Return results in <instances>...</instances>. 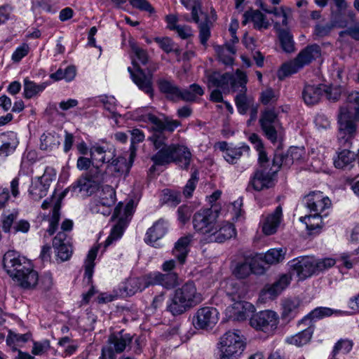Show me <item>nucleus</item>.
Instances as JSON below:
<instances>
[{
  "instance_id": "obj_1",
  "label": "nucleus",
  "mask_w": 359,
  "mask_h": 359,
  "mask_svg": "<svg viewBox=\"0 0 359 359\" xmlns=\"http://www.w3.org/2000/svg\"><path fill=\"white\" fill-rule=\"evenodd\" d=\"M148 140L152 142L154 149L158 150L151 158L154 163L151 170H154L156 165L163 166L171 163H175L182 170H189L192 154L187 146L175 143L166 144V137L163 132L154 133Z\"/></svg>"
},
{
  "instance_id": "obj_2",
  "label": "nucleus",
  "mask_w": 359,
  "mask_h": 359,
  "mask_svg": "<svg viewBox=\"0 0 359 359\" xmlns=\"http://www.w3.org/2000/svg\"><path fill=\"white\" fill-rule=\"evenodd\" d=\"M202 300V295L197 292L195 284L188 282L170 295L167 302V311L174 316H180L200 304Z\"/></svg>"
},
{
  "instance_id": "obj_3",
  "label": "nucleus",
  "mask_w": 359,
  "mask_h": 359,
  "mask_svg": "<svg viewBox=\"0 0 359 359\" xmlns=\"http://www.w3.org/2000/svg\"><path fill=\"white\" fill-rule=\"evenodd\" d=\"M245 347V339L239 330L228 331L220 338L219 359H238Z\"/></svg>"
},
{
  "instance_id": "obj_4",
  "label": "nucleus",
  "mask_w": 359,
  "mask_h": 359,
  "mask_svg": "<svg viewBox=\"0 0 359 359\" xmlns=\"http://www.w3.org/2000/svg\"><path fill=\"white\" fill-rule=\"evenodd\" d=\"M134 212V202L130 200L124 207L120 202L114 208L112 219H118L117 223L113 226L111 233L104 243V248L111 245L114 241L120 238L127 226L130 218Z\"/></svg>"
},
{
  "instance_id": "obj_5",
  "label": "nucleus",
  "mask_w": 359,
  "mask_h": 359,
  "mask_svg": "<svg viewBox=\"0 0 359 359\" xmlns=\"http://www.w3.org/2000/svg\"><path fill=\"white\" fill-rule=\"evenodd\" d=\"M219 212L211 208L201 209L193 216L194 229L198 233L203 235L208 241L212 231L216 228Z\"/></svg>"
},
{
  "instance_id": "obj_6",
  "label": "nucleus",
  "mask_w": 359,
  "mask_h": 359,
  "mask_svg": "<svg viewBox=\"0 0 359 359\" xmlns=\"http://www.w3.org/2000/svg\"><path fill=\"white\" fill-rule=\"evenodd\" d=\"M116 201V191L110 185H103L97 189L96 196L91 203L93 213L108 216L111 214Z\"/></svg>"
},
{
  "instance_id": "obj_7",
  "label": "nucleus",
  "mask_w": 359,
  "mask_h": 359,
  "mask_svg": "<svg viewBox=\"0 0 359 359\" xmlns=\"http://www.w3.org/2000/svg\"><path fill=\"white\" fill-rule=\"evenodd\" d=\"M243 77L248 78L245 72L237 69L234 74L215 72L208 76V79L210 85L220 88L224 93H229L233 91V86H238Z\"/></svg>"
},
{
  "instance_id": "obj_8",
  "label": "nucleus",
  "mask_w": 359,
  "mask_h": 359,
  "mask_svg": "<svg viewBox=\"0 0 359 359\" xmlns=\"http://www.w3.org/2000/svg\"><path fill=\"white\" fill-rule=\"evenodd\" d=\"M278 323V315L270 310L262 311L254 314L250 320L252 327L267 334H273L275 332Z\"/></svg>"
},
{
  "instance_id": "obj_9",
  "label": "nucleus",
  "mask_w": 359,
  "mask_h": 359,
  "mask_svg": "<svg viewBox=\"0 0 359 359\" xmlns=\"http://www.w3.org/2000/svg\"><path fill=\"white\" fill-rule=\"evenodd\" d=\"M30 265L27 259L15 250H8L3 257L4 269L13 280Z\"/></svg>"
},
{
  "instance_id": "obj_10",
  "label": "nucleus",
  "mask_w": 359,
  "mask_h": 359,
  "mask_svg": "<svg viewBox=\"0 0 359 359\" xmlns=\"http://www.w3.org/2000/svg\"><path fill=\"white\" fill-rule=\"evenodd\" d=\"M353 116L348 115L346 109L342 110L339 115L338 140L341 144L349 147L351 140L355 137L357 133L355 123L351 120Z\"/></svg>"
},
{
  "instance_id": "obj_11",
  "label": "nucleus",
  "mask_w": 359,
  "mask_h": 359,
  "mask_svg": "<svg viewBox=\"0 0 359 359\" xmlns=\"http://www.w3.org/2000/svg\"><path fill=\"white\" fill-rule=\"evenodd\" d=\"M132 336L123 330L109 335L107 346L103 347V353L108 355L109 359H115L116 354L124 351L132 341Z\"/></svg>"
},
{
  "instance_id": "obj_12",
  "label": "nucleus",
  "mask_w": 359,
  "mask_h": 359,
  "mask_svg": "<svg viewBox=\"0 0 359 359\" xmlns=\"http://www.w3.org/2000/svg\"><path fill=\"white\" fill-rule=\"evenodd\" d=\"M218 311L214 307L200 308L193 316L192 324L198 330L212 329L218 321Z\"/></svg>"
},
{
  "instance_id": "obj_13",
  "label": "nucleus",
  "mask_w": 359,
  "mask_h": 359,
  "mask_svg": "<svg viewBox=\"0 0 359 359\" xmlns=\"http://www.w3.org/2000/svg\"><path fill=\"white\" fill-rule=\"evenodd\" d=\"M313 257L302 256L293 259L288 262L290 273L296 275L299 280H303L315 274Z\"/></svg>"
},
{
  "instance_id": "obj_14",
  "label": "nucleus",
  "mask_w": 359,
  "mask_h": 359,
  "mask_svg": "<svg viewBox=\"0 0 359 359\" xmlns=\"http://www.w3.org/2000/svg\"><path fill=\"white\" fill-rule=\"evenodd\" d=\"M135 70L131 67L128 68L133 82L140 90L149 95L150 97H154L153 78L151 74H147L139 66L136 60L133 62Z\"/></svg>"
},
{
  "instance_id": "obj_15",
  "label": "nucleus",
  "mask_w": 359,
  "mask_h": 359,
  "mask_svg": "<svg viewBox=\"0 0 359 359\" xmlns=\"http://www.w3.org/2000/svg\"><path fill=\"white\" fill-rule=\"evenodd\" d=\"M261 128L267 137L271 142L277 140V127L279 125L278 114L273 109L267 108L262 112L259 119Z\"/></svg>"
},
{
  "instance_id": "obj_16",
  "label": "nucleus",
  "mask_w": 359,
  "mask_h": 359,
  "mask_svg": "<svg viewBox=\"0 0 359 359\" xmlns=\"http://www.w3.org/2000/svg\"><path fill=\"white\" fill-rule=\"evenodd\" d=\"M275 171H271L268 167L257 168L251 177L248 187L255 191H262L274 185Z\"/></svg>"
},
{
  "instance_id": "obj_17",
  "label": "nucleus",
  "mask_w": 359,
  "mask_h": 359,
  "mask_svg": "<svg viewBox=\"0 0 359 359\" xmlns=\"http://www.w3.org/2000/svg\"><path fill=\"white\" fill-rule=\"evenodd\" d=\"M225 292L227 297L232 302H235L233 309H239L236 315V318L238 320H242L246 318L245 306H250L248 302L241 301L243 297V292L240 288L238 285L233 281H229L225 286Z\"/></svg>"
},
{
  "instance_id": "obj_18",
  "label": "nucleus",
  "mask_w": 359,
  "mask_h": 359,
  "mask_svg": "<svg viewBox=\"0 0 359 359\" xmlns=\"http://www.w3.org/2000/svg\"><path fill=\"white\" fill-rule=\"evenodd\" d=\"M248 78L243 77L238 86H233V93H236L234 98L237 110L240 114L244 115L247 113L250 107L254 104V99L247 95Z\"/></svg>"
},
{
  "instance_id": "obj_19",
  "label": "nucleus",
  "mask_w": 359,
  "mask_h": 359,
  "mask_svg": "<svg viewBox=\"0 0 359 359\" xmlns=\"http://www.w3.org/2000/svg\"><path fill=\"white\" fill-rule=\"evenodd\" d=\"M305 205L311 212L320 214L323 210L329 208L331 201L327 196H324L320 191H313L304 197Z\"/></svg>"
},
{
  "instance_id": "obj_20",
  "label": "nucleus",
  "mask_w": 359,
  "mask_h": 359,
  "mask_svg": "<svg viewBox=\"0 0 359 359\" xmlns=\"http://www.w3.org/2000/svg\"><path fill=\"white\" fill-rule=\"evenodd\" d=\"M282 218L283 210L280 205L276 207L273 212L266 216H262L261 223L264 234L266 236L274 234L280 224Z\"/></svg>"
},
{
  "instance_id": "obj_21",
  "label": "nucleus",
  "mask_w": 359,
  "mask_h": 359,
  "mask_svg": "<svg viewBox=\"0 0 359 359\" xmlns=\"http://www.w3.org/2000/svg\"><path fill=\"white\" fill-rule=\"evenodd\" d=\"M177 274L176 273H161L156 272L149 273L145 278L146 286L160 285L165 288H172L177 283Z\"/></svg>"
},
{
  "instance_id": "obj_22",
  "label": "nucleus",
  "mask_w": 359,
  "mask_h": 359,
  "mask_svg": "<svg viewBox=\"0 0 359 359\" xmlns=\"http://www.w3.org/2000/svg\"><path fill=\"white\" fill-rule=\"evenodd\" d=\"M168 231V223L163 219H160L154 223L152 226L148 229L144 241L153 247L158 248L157 241L161 239Z\"/></svg>"
},
{
  "instance_id": "obj_23",
  "label": "nucleus",
  "mask_w": 359,
  "mask_h": 359,
  "mask_svg": "<svg viewBox=\"0 0 359 359\" xmlns=\"http://www.w3.org/2000/svg\"><path fill=\"white\" fill-rule=\"evenodd\" d=\"M136 150L137 149L135 147L130 148V154L128 162L126 158L124 156H118L117 158L114 157L109 163H108V167L113 168V171L118 175H122L123 173L128 174L136 156Z\"/></svg>"
},
{
  "instance_id": "obj_24",
  "label": "nucleus",
  "mask_w": 359,
  "mask_h": 359,
  "mask_svg": "<svg viewBox=\"0 0 359 359\" xmlns=\"http://www.w3.org/2000/svg\"><path fill=\"white\" fill-rule=\"evenodd\" d=\"M236 229L233 224L224 222L220 224L217 222L216 228L210 235L208 242L223 243L236 235Z\"/></svg>"
},
{
  "instance_id": "obj_25",
  "label": "nucleus",
  "mask_w": 359,
  "mask_h": 359,
  "mask_svg": "<svg viewBox=\"0 0 359 359\" xmlns=\"http://www.w3.org/2000/svg\"><path fill=\"white\" fill-rule=\"evenodd\" d=\"M325 90L324 85H306L302 93L304 102L309 106L318 104Z\"/></svg>"
},
{
  "instance_id": "obj_26",
  "label": "nucleus",
  "mask_w": 359,
  "mask_h": 359,
  "mask_svg": "<svg viewBox=\"0 0 359 359\" xmlns=\"http://www.w3.org/2000/svg\"><path fill=\"white\" fill-rule=\"evenodd\" d=\"M18 144L15 133L8 131L0 134V156L6 157L13 154Z\"/></svg>"
},
{
  "instance_id": "obj_27",
  "label": "nucleus",
  "mask_w": 359,
  "mask_h": 359,
  "mask_svg": "<svg viewBox=\"0 0 359 359\" xmlns=\"http://www.w3.org/2000/svg\"><path fill=\"white\" fill-rule=\"evenodd\" d=\"M300 304L298 299H284L281 304V319L285 323L290 322L299 313Z\"/></svg>"
},
{
  "instance_id": "obj_28",
  "label": "nucleus",
  "mask_w": 359,
  "mask_h": 359,
  "mask_svg": "<svg viewBox=\"0 0 359 359\" xmlns=\"http://www.w3.org/2000/svg\"><path fill=\"white\" fill-rule=\"evenodd\" d=\"M15 281L23 289H34L39 282V275L30 265L24 272L18 276Z\"/></svg>"
},
{
  "instance_id": "obj_29",
  "label": "nucleus",
  "mask_w": 359,
  "mask_h": 359,
  "mask_svg": "<svg viewBox=\"0 0 359 359\" xmlns=\"http://www.w3.org/2000/svg\"><path fill=\"white\" fill-rule=\"evenodd\" d=\"M90 157L95 163H107L115 157L114 148L95 145L90 148Z\"/></svg>"
},
{
  "instance_id": "obj_30",
  "label": "nucleus",
  "mask_w": 359,
  "mask_h": 359,
  "mask_svg": "<svg viewBox=\"0 0 359 359\" xmlns=\"http://www.w3.org/2000/svg\"><path fill=\"white\" fill-rule=\"evenodd\" d=\"M321 55L320 47L317 44L309 45L302 49L296 58L302 67L316 60Z\"/></svg>"
},
{
  "instance_id": "obj_31",
  "label": "nucleus",
  "mask_w": 359,
  "mask_h": 359,
  "mask_svg": "<svg viewBox=\"0 0 359 359\" xmlns=\"http://www.w3.org/2000/svg\"><path fill=\"white\" fill-rule=\"evenodd\" d=\"M191 239V236H185L178 239V241L175 244V246L172 249V255L175 258H177L180 264H184L186 262V258L189 251V247Z\"/></svg>"
},
{
  "instance_id": "obj_32",
  "label": "nucleus",
  "mask_w": 359,
  "mask_h": 359,
  "mask_svg": "<svg viewBox=\"0 0 359 359\" xmlns=\"http://www.w3.org/2000/svg\"><path fill=\"white\" fill-rule=\"evenodd\" d=\"M180 3L189 11H191V17L188 14L182 15L186 22H198L199 14L202 12V3L201 0H180Z\"/></svg>"
},
{
  "instance_id": "obj_33",
  "label": "nucleus",
  "mask_w": 359,
  "mask_h": 359,
  "mask_svg": "<svg viewBox=\"0 0 359 359\" xmlns=\"http://www.w3.org/2000/svg\"><path fill=\"white\" fill-rule=\"evenodd\" d=\"M256 260L254 258L246 257L243 261L237 262L233 269V274L238 278H247L251 273H256L254 264Z\"/></svg>"
},
{
  "instance_id": "obj_34",
  "label": "nucleus",
  "mask_w": 359,
  "mask_h": 359,
  "mask_svg": "<svg viewBox=\"0 0 359 359\" xmlns=\"http://www.w3.org/2000/svg\"><path fill=\"white\" fill-rule=\"evenodd\" d=\"M48 189V184L43 183V181L36 177L29 187V194L33 200L39 201L47 195Z\"/></svg>"
},
{
  "instance_id": "obj_35",
  "label": "nucleus",
  "mask_w": 359,
  "mask_h": 359,
  "mask_svg": "<svg viewBox=\"0 0 359 359\" xmlns=\"http://www.w3.org/2000/svg\"><path fill=\"white\" fill-rule=\"evenodd\" d=\"M287 250L285 248H272L269 250L264 255H259V259H263L266 264H274L282 262L285 259Z\"/></svg>"
},
{
  "instance_id": "obj_36",
  "label": "nucleus",
  "mask_w": 359,
  "mask_h": 359,
  "mask_svg": "<svg viewBox=\"0 0 359 359\" xmlns=\"http://www.w3.org/2000/svg\"><path fill=\"white\" fill-rule=\"evenodd\" d=\"M304 324L309 325V327L299 333L287 339V342L297 346H302L306 344L311 340L314 330L313 326L309 324V323H304Z\"/></svg>"
},
{
  "instance_id": "obj_37",
  "label": "nucleus",
  "mask_w": 359,
  "mask_h": 359,
  "mask_svg": "<svg viewBox=\"0 0 359 359\" xmlns=\"http://www.w3.org/2000/svg\"><path fill=\"white\" fill-rule=\"evenodd\" d=\"M280 25L276 22L275 28L278 32V38L283 49L287 53H291L294 50V41L292 36L287 29H280Z\"/></svg>"
},
{
  "instance_id": "obj_38",
  "label": "nucleus",
  "mask_w": 359,
  "mask_h": 359,
  "mask_svg": "<svg viewBox=\"0 0 359 359\" xmlns=\"http://www.w3.org/2000/svg\"><path fill=\"white\" fill-rule=\"evenodd\" d=\"M157 85L159 90L162 93L165 94L168 98L172 100L177 99V93H179V87L172 81L165 79H159L157 81Z\"/></svg>"
},
{
  "instance_id": "obj_39",
  "label": "nucleus",
  "mask_w": 359,
  "mask_h": 359,
  "mask_svg": "<svg viewBox=\"0 0 359 359\" xmlns=\"http://www.w3.org/2000/svg\"><path fill=\"white\" fill-rule=\"evenodd\" d=\"M249 151L250 147L246 144L239 147H231L223 154V157L229 163L235 164L244 154H248Z\"/></svg>"
},
{
  "instance_id": "obj_40",
  "label": "nucleus",
  "mask_w": 359,
  "mask_h": 359,
  "mask_svg": "<svg viewBox=\"0 0 359 359\" xmlns=\"http://www.w3.org/2000/svg\"><path fill=\"white\" fill-rule=\"evenodd\" d=\"M292 280V274H283L280 276L271 287L268 289V293L272 296L276 297L284 289H285Z\"/></svg>"
},
{
  "instance_id": "obj_41",
  "label": "nucleus",
  "mask_w": 359,
  "mask_h": 359,
  "mask_svg": "<svg viewBox=\"0 0 359 359\" xmlns=\"http://www.w3.org/2000/svg\"><path fill=\"white\" fill-rule=\"evenodd\" d=\"M355 161V154L348 149L339 152L334 158V165L337 168H344L349 166Z\"/></svg>"
},
{
  "instance_id": "obj_42",
  "label": "nucleus",
  "mask_w": 359,
  "mask_h": 359,
  "mask_svg": "<svg viewBox=\"0 0 359 359\" xmlns=\"http://www.w3.org/2000/svg\"><path fill=\"white\" fill-rule=\"evenodd\" d=\"M40 141V148L45 151H51L60 144V136L56 133H43Z\"/></svg>"
},
{
  "instance_id": "obj_43",
  "label": "nucleus",
  "mask_w": 359,
  "mask_h": 359,
  "mask_svg": "<svg viewBox=\"0 0 359 359\" xmlns=\"http://www.w3.org/2000/svg\"><path fill=\"white\" fill-rule=\"evenodd\" d=\"M47 86L46 83L37 84L28 79L24 80V97L26 99H31L40 92H42Z\"/></svg>"
},
{
  "instance_id": "obj_44",
  "label": "nucleus",
  "mask_w": 359,
  "mask_h": 359,
  "mask_svg": "<svg viewBox=\"0 0 359 359\" xmlns=\"http://www.w3.org/2000/svg\"><path fill=\"white\" fill-rule=\"evenodd\" d=\"M346 109L348 115L355 116L359 111V92H351L346 97V104L340 108V112Z\"/></svg>"
},
{
  "instance_id": "obj_45",
  "label": "nucleus",
  "mask_w": 359,
  "mask_h": 359,
  "mask_svg": "<svg viewBox=\"0 0 359 359\" xmlns=\"http://www.w3.org/2000/svg\"><path fill=\"white\" fill-rule=\"evenodd\" d=\"M198 25L199 29V39L201 44L206 45L207 41L210 37V26L211 22L210 17L208 14H205L204 20L201 21L198 18V22H195Z\"/></svg>"
},
{
  "instance_id": "obj_46",
  "label": "nucleus",
  "mask_w": 359,
  "mask_h": 359,
  "mask_svg": "<svg viewBox=\"0 0 359 359\" xmlns=\"http://www.w3.org/2000/svg\"><path fill=\"white\" fill-rule=\"evenodd\" d=\"M334 311L327 307H318L313 310L310 313H309L306 316H305L300 322L299 324H303L304 323H309L310 324L311 323V320L313 319H320L325 317H329L332 316Z\"/></svg>"
},
{
  "instance_id": "obj_47",
  "label": "nucleus",
  "mask_w": 359,
  "mask_h": 359,
  "mask_svg": "<svg viewBox=\"0 0 359 359\" xmlns=\"http://www.w3.org/2000/svg\"><path fill=\"white\" fill-rule=\"evenodd\" d=\"M303 68L297 58L288 62L284 63L278 72V76L280 79H283L292 74L297 73L299 69Z\"/></svg>"
},
{
  "instance_id": "obj_48",
  "label": "nucleus",
  "mask_w": 359,
  "mask_h": 359,
  "mask_svg": "<svg viewBox=\"0 0 359 359\" xmlns=\"http://www.w3.org/2000/svg\"><path fill=\"white\" fill-rule=\"evenodd\" d=\"M300 221L306 224L307 230L310 232L319 229L322 226V217L318 213L302 217Z\"/></svg>"
},
{
  "instance_id": "obj_49",
  "label": "nucleus",
  "mask_w": 359,
  "mask_h": 359,
  "mask_svg": "<svg viewBox=\"0 0 359 359\" xmlns=\"http://www.w3.org/2000/svg\"><path fill=\"white\" fill-rule=\"evenodd\" d=\"M251 22H253L254 28L257 30L266 29L270 27V22L259 10H252Z\"/></svg>"
},
{
  "instance_id": "obj_50",
  "label": "nucleus",
  "mask_w": 359,
  "mask_h": 359,
  "mask_svg": "<svg viewBox=\"0 0 359 359\" xmlns=\"http://www.w3.org/2000/svg\"><path fill=\"white\" fill-rule=\"evenodd\" d=\"M99 247L100 245L94 246L89 250L85 262V276L88 277L89 280H90L93 276V268L95 266L94 261L97 257Z\"/></svg>"
},
{
  "instance_id": "obj_51",
  "label": "nucleus",
  "mask_w": 359,
  "mask_h": 359,
  "mask_svg": "<svg viewBox=\"0 0 359 359\" xmlns=\"http://www.w3.org/2000/svg\"><path fill=\"white\" fill-rule=\"evenodd\" d=\"M161 200L163 203L175 207L181 202L182 196L180 191L172 189H165L163 191Z\"/></svg>"
},
{
  "instance_id": "obj_52",
  "label": "nucleus",
  "mask_w": 359,
  "mask_h": 359,
  "mask_svg": "<svg viewBox=\"0 0 359 359\" xmlns=\"http://www.w3.org/2000/svg\"><path fill=\"white\" fill-rule=\"evenodd\" d=\"M304 154L305 151L303 147H290L286 153V167H290L294 162L300 161Z\"/></svg>"
},
{
  "instance_id": "obj_53",
  "label": "nucleus",
  "mask_w": 359,
  "mask_h": 359,
  "mask_svg": "<svg viewBox=\"0 0 359 359\" xmlns=\"http://www.w3.org/2000/svg\"><path fill=\"white\" fill-rule=\"evenodd\" d=\"M60 203L57 202L53 207L52 215L49 219V227L47 229V231L50 236L53 235L57 229L60 217Z\"/></svg>"
},
{
  "instance_id": "obj_54",
  "label": "nucleus",
  "mask_w": 359,
  "mask_h": 359,
  "mask_svg": "<svg viewBox=\"0 0 359 359\" xmlns=\"http://www.w3.org/2000/svg\"><path fill=\"white\" fill-rule=\"evenodd\" d=\"M335 259L332 258H323L316 259L313 257L315 274L327 270L328 269L332 267L335 264Z\"/></svg>"
},
{
  "instance_id": "obj_55",
  "label": "nucleus",
  "mask_w": 359,
  "mask_h": 359,
  "mask_svg": "<svg viewBox=\"0 0 359 359\" xmlns=\"http://www.w3.org/2000/svg\"><path fill=\"white\" fill-rule=\"evenodd\" d=\"M353 343L349 339H340L334 345L332 352V357L335 358L337 354L339 351H342L344 353H349L353 348Z\"/></svg>"
},
{
  "instance_id": "obj_56",
  "label": "nucleus",
  "mask_w": 359,
  "mask_h": 359,
  "mask_svg": "<svg viewBox=\"0 0 359 359\" xmlns=\"http://www.w3.org/2000/svg\"><path fill=\"white\" fill-rule=\"evenodd\" d=\"M96 103H101L104 108L112 114H115L116 109V99L113 96L101 95L97 97Z\"/></svg>"
},
{
  "instance_id": "obj_57",
  "label": "nucleus",
  "mask_w": 359,
  "mask_h": 359,
  "mask_svg": "<svg viewBox=\"0 0 359 359\" xmlns=\"http://www.w3.org/2000/svg\"><path fill=\"white\" fill-rule=\"evenodd\" d=\"M131 48L135 56L133 61L135 60L139 65H146L149 63V56L146 50L135 45L131 46Z\"/></svg>"
},
{
  "instance_id": "obj_58",
  "label": "nucleus",
  "mask_w": 359,
  "mask_h": 359,
  "mask_svg": "<svg viewBox=\"0 0 359 359\" xmlns=\"http://www.w3.org/2000/svg\"><path fill=\"white\" fill-rule=\"evenodd\" d=\"M57 251V257L62 262L68 260L72 256V249L70 244L58 245L53 246Z\"/></svg>"
},
{
  "instance_id": "obj_59",
  "label": "nucleus",
  "mask_w": 359,
  "mask_h": 359,
  "mask_svg": "<svg viewBox=\"0 0 359 359\" xmlns=\"http://www.w3.org/2000/svg\"><path fill=\"white\" fill-rule=\"evenodd\" d=\"M197 175V172H194L191 174L190 179L187 181L183 190V194L185 197L189 198L192 196V194L195 190L198 181V177Z\"/></svg>"
},
{
  "instance_id": "obj_60",
  "label": "nucleus",
  "mask_w": 359,
  "mask_h": 359,
  "mask_svg": "<svg viewBox=\"0 0 359 359\" xmlns=\"http://www.w3.org/2000/svg\"><path fill=\"white\" fill-rule=\"evenodd\" d=\"M142 279L139 278H133L128 280L126 285V291L130 294H134L138 291H142L144 287H146V283H144V286L142 287Z\"/></svg>"
},
{
  "instance_id": "obj_61",
  "label": "nucleus",
  "mask_w": 359,
  "mask_h": 359,
  "mask_svg": "<svg viewBox=\"0 0 359 359\" xmlns=\"http://www.w3.org/2000/svg\"><path fill=\"white\" fill-rule=\"evenodd\" d=\"M349 36L351 39L359 41V21H355L353 25L348 27L346 29L339 32V36Z\"/></svg>"
},
{
  "instance_id": "obj_62",
  "label": "nucleus",
  "mask_w": 359,
  "mask_h": 359,
  "mask_svg": "<svg viewBox=\"0 0 359 359\" xmlns=\"http://www.w3.org/2000/svg\"><path fill=\"white\" fill-rule=\"evenodd\" d=\"M286 154L276 153L273 159L272 166L269 168L271 171H275V175L282 166L286 167Z\"/></svg>"
},
{
  "instance_id": "obj_63",
  "label": "nucleus",
  "mask_w": 359,
  "mask_h": 359,
  "mask_svg": "<svg viewBox=\"0 0 359 359\" xmlns=\"http://www.w3.org/2000/svg\"><path fill=\"white\" fill-rule=\"evenodd\" d=\"M155 41L165 52L170 53L175 50V44L172 40L168 37L156 38Z\"/></svg>"
},
{
  "instance_id": "obj_64",
  "label": "nucleus",
  "mask_w": 359,
  "mask_h": 359,
  "mask_svg": "<svg viewBox=\"0 0 359 359\" xmlns=\"http://www.w3.org/2000/svg\"><path fill=\"white\" fill-rule=\"evenodd\" d=\"M333 28L331 22L325 25L318 23L314 27V34L318 37H325L330 34Z\"/></svg>"
}]
</instances>
